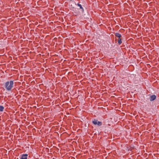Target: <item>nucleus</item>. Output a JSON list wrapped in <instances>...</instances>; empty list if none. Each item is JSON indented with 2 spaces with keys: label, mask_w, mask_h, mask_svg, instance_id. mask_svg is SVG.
Listing matches in <instances>:
<instances>
[{
  "label": "nucleus",
  "mask_w": 159,
  "mask_h": 159,
  "mask_svg": "<svg viewBox=\"0 0 159 159\" xmlns=\"http://www.w3.org/2000/svg\"><path fill=\"white\" fill-rule=\"evenodd\" d=\"M122 43L121 39H118V43L119 44H120Z\"/></svg>",
  "instance_id": "6e6552de"
},
{
  "label": "nucleus",
  "mask_w": 159,
  "mask_h": 159,
  "mask_svg": "<svg viewBox=\"0 0 159 159\" xmlns=\"http://www.w3.org/2000/svg\"><path fill=\"white\" fill-rule=\"evenodd\" d=\"M4 109V107L2 106H0V111H2Z\"/></svg>",
  "instance_id": "423d86ee"
},
{
  "label": "nucleus",
  "mask_w": 159,
  "mask_h": 159,
  "mask_svg": "<svg viewBox=\"0 0 159 159\" xmlns=\"http://www.w3.org/2000/svg\"><path fill=\"white\" fill-rule=\"evenodd\" d=\"M78 6L80 7V8L82 9L83 11H84V9L83 7H82L81 5L79 3H78L77 4Z\"/></svg>",
  "instance_id": "0eeeda50"
},
{
  "label": "nucleus",
  "mask_w": 159,
  "mask_h": 159,
  "mask_svg": "<svg viewBox=\"0 0 159 159\" xmlns=\"http://www.w3.org/2000/svg\"><path fill=\"white\" fill-rule=\"evenodd\" d=\"M13 85L14 82L13 81H8L6 82L5 87L7 90L9 91L13 88Z\"/></svg>",
  "instance_id": "f257e3e1"
},
{
  "label": "nucleus",
  "mask_w": 159,
  "mask_h": 159,
  "mask_svg": "<svg viewBox=\"0 0 159 159\" xmlns=\"http://www.w3.org/2000/svg\"><path fill=\"white\" fill-rule=\"evenodd\" d=\"M93 124L95 125H97L98 126H101L102 125V123L100 121H98L97 120L94 119L92 121Z\"/></svg>",
  "instance_id": "f03ea898"
},
{
  "label": "nucleus",
  "mask_w": 159,
  "mask_h": 159,
  "mask_svg": "<svg viewBox=\"0 0 159 159\" xmlns=\"http://www.w3.org/2000/svg\"><path fill=\"white\" fill-rule=\"evenodd\" d=\"M156 97L155 95H152L150 96V101H153L156 98Z\"/></svg>",
  "instance_id": "7ed1b4c3"
},
{
  "label": "nucleus",
  "mask_w": 159,
  "mask_h": 159,
  "mask_svg": "<svg viewBox=\"0 0 159 159\" xmlns=\"http://www.w3.org/2000/svg\"><path fill=\"white\" fill-rule=\"evenodd\" d=\"M115 35L119 38V39H120V38L121 37V35L120 34L118 33H116L115 34Z\"/></svg>",
  "instance_id": "39448f33"
},
{
  "label": "nucleus",
  "mask_w": 159,
  "mask_h": 159,
  "mask_svg": "<svg viewBox=\"0 0 159 159\" xmlns=\"http://www.w3.org/2000/svg\"><path fill=\"white\" fill-rule=\"evenodd\" d=\"M27 154H23L22 155L21 159H27Z\"/></svg>",
  "instance_id": "20e7f679"
}]
</instances>
